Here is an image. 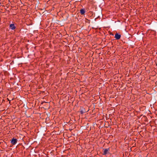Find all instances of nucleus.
<instances>
[{
  "mask_svg": "<svg viewBox=\"0 0 157 157\" xmlns=\"http://www.w3.org/2000/svg\"><path fill=\"white\" fill-rule=\"evenodd\" d=\"M103 155H105L109 152V148H104L103 149Z\"/></svg>",
  "mask_w": 157,
  "mask_h": 157,
  "instance_id": "obj_1",
  "label": "nucleus"
},
{
  "mask_svg": "<svg viewBox=\"0 0 157 157\" xmlns=\"http://www.w3.org/2000/svg\"><path fill=\"white\" fill-rule=\"evenodd\" d=\"M17 141V140L16 139L13 138L11 140V143L13 145H15Z\"/></svg>",
  "mask_w": 157,
  "mask_h": 157,
  "instance_id": "obj_2",
  "label": "nucleus"
},
{
  "mask_svg": "<svg viewBox=\"0 0 157 157\" xmlns=\"http://www.w3.org/2000/svg\"><path fill=\"white\" fill-rule=\"evenodd\" d=\"M121 37V35L117 33H116L115 35V38L117 40L119 39Z\"/></svg>",
  "mask_w": 157,
  "mask_h": 157,
  "instance_id": "obj_3",
  "label": "nucleus"
},
{
  "mask_svg": "<svg viewBox=\"0 0 157 157\" xmlns=\"http://www.w3.org/2000/svg\"><path fill=\"white\" fill-rule=\"evenodd\" d=\"M10 28L12 30H14L16 29V26L14 24H11L10 25Z\"/></svg>",
  "mask_w": 157,
  "mask_h": 157,
  "instance_id": "obj_4",
  "label": "nucleus"
},
{
  "mask_svg": "<svg viewBox=\"0 0 157 157\" xmlns=\"http://www.w3.org/2000/svg\"><path fill=\"white\" fill-rule=\"evenodd\" d=\"M85 12V10L84 9H81L80 10V13L82 15L84 14Z\"/></svg>",
  "mask_w": 157,
  "mask_h": 157,
  "instance_id": "obj_5",
  "label": "nucleus"
},
{
  "mask_svg": "<svg viewBox=\"0 0 157 157\" xmlns=\"http://www.w3.org/2000/svg\"><path fill=\"white\" fill-rule=\"evenodd\" d=\"M81 113H83L82 112Z\"/></svg>",
  "mask_w": 157,
  "mask_h": 157,
  "instance_id": "obj_6",
  "label": "nucleus"
},
{
  "mask_svg": "<svg viewBox=\"0 0 157 157\" xmlns=\"http://www.w3.org/2000/svg\"><path fill=\"white\" fill-rule=\"evenodd\" d=\"M81 113H83L82 112Z\"/></svg>",
  "mask_w": 157,
  "mask_h": 157,
  "instance_id": "obj_7",
  "label": "nucleus"
}]
</instances>
